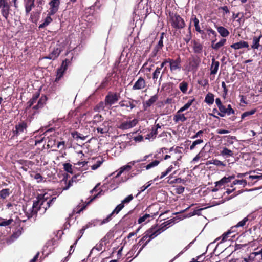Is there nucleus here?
<instances>
[{
	"mask_svg": "<svg viewBox=\"0 0 262 262\" xmlns=\"http://www.w3.org/2000/svg\"><path fill=\"white\" fill-rule=\"evenodd\" d=\"M178 219L174 218L171 219L163 223L160 226H152L151 228L146 230L143 237L139 241L138 245L141 246L140 249L136 255L143 249V248L149 243L152 239L155 238L158 235L164 231L169 227L174 224L176 222H178Z\"/></svg>",
	"mask_w": 262,
	"mask_h": 262,
	"instance_id": "nucleus-1",
	"label": "nucleus"
},
{
	"mask_svg": "<svg viewBox=\"0 0 262 262\" xmlns=\"http://www.w3.org/2000/svg\"><path fill=\"white\" fill-rule=\"evenodd\" d=\"M48 199L47 193L43 194L42 198H38V200L34 201L32 207L26 212V215L28 219L37 216L38 211L41 209L45 201Z\"/></svg>",
	"mask_w": 262,
	"mask_h": 262,
	"instance_id": "nucleus-2",
	"label": "nucleus"
},
{
	"mask_svg": "<svg viewBox=\"0 0 262 262\" xmlns=\"http://www.w3.org/2000/svg\"><path fill=\"white\" fill-rule=\"evenodd\" d=\"M28 125L27 122L24 121H20L17 123L12 130L13 135L11 139H17L18 136L26 134Z\"/></svg>",
	"mask_w": 262,
	"mask_h": 262,
	"instance_id": "nucleus-3",
	"label": "nucleus"
},
{
	"mask_svg": "<svg viewBox=\"0 0 262 262\" xmlns=\"http://www.w3.org/2000/svg\"><path fill=\"white\" fill-rule=\"evenodd\" d=\"M170 21L172 27L171 31L174 36L178 37L180 34V16L177 14H173V13L170 14Z\"/></svg>",
	"mask_w": 262,
	"mask_h": 262,
	"instance_id": "nucleus-4",
	"label": "nucleus"
},
{
	"mask_svg": "<svg viewBox=\"0 0 262 262\" xmlns=\"http://www.w3.org/2000/svg\"><path fill=\"white\" fill-rule=\"evenodd\" d=\"M124 118L127 119V120L122 121L118 126L119 129L123 130L133 128L139 122L137 118H134L131 120L132 117L130 116H124Z\"/></svg>",
	"mask_w": 262,
	"mask_h": 262,
	"instance_id": "nucleus-5",
	"label": "nucleus"
},
{
	"mask_svg": "<svg viewBox=\"0 0 262 262\" xmlns=\"http://www.w3.org/2000/svg\"><path fill=\"white\" fill-rule=\"evenodd\" d=\"M71 61L72 59H66L65 60H63L61 66L57 70L56 77L55 80V82H58L63 77L66 71L68 69V67L71 65Z\"/></svg>",
	"mask_w": 262,
	"mask_h": 262,
	"instance_id": "nucleus-6",
	"label": "nucleus"
},
{
	"mask_svg": "<svg viewBox=\"0 0 262 262\" xmlns=\"http://www.w3.org/2000/svg\"><path fill=\"white\" fill-rule=\"evenodd\" d=\"M120 98V94L110 91L106 95L104 100L107 106H111L117 103Z\"/></svg>",
	"mask_w": 262,
	"mask_h": 262,
	"instance_id": "nucleus-7",
	"label": "nucleus"
},
{
	"mask_svg": "<svg viewBox=\"0 0 262 262\" xmlns=\"http://www.w3.org/2000/svg\"><path fill=\"white\" fill-rule=\"evenodd\" d=\"M169 63L170 71L173 74H177L180 69V58L176 59L169 58Z\"/></svg>",
	"mask_w": 262,
	"mask_h": 262,
	"instance_id": "nucleus-8",
	"label": "nucleus"
},
{
	"mask_svg": "<svg viewBox=\"0 0 262 262\" xmlns=\"http://www.w3.org/2000/svg\"><path fill=\"white\" fill-rule=\"evenodd\" d=\"M124 207V205L122 204L121 203L118 204L116 208L114 209V210L111 213L103 219L100 223V225H103L104 224L110 222L112 219L113 215L114 214H118Z\"/></svg>",
	"mask_w": 262,
	"mask_h": 262,
	"instance_id": "nucleus-9",
	"label": "nucleus"
},
{
	"mask_svg": "<svg viewBox=\"0 0 262 262\" xmlns=\"http://www.w3.org/2000/svg\"><path fill=\"white\" fill-rule=\"evenodd\" d=\"M203 143V140L201 139H197L194 141L192 143L191 141H186L184 143V146L185 147L184 151L187 152L188 151V146H190L189 149L191 150H193L198 145L201 144Z\"/></svg>",
	"mask_w": 262,
	"mask_h": 262,
	"instance_id": "nucleus-10",
	"label": "nucleus"
},
{
	"mask_svg": "<svg viewBox=\"0 0 262 262\" xmlns=\"http://www.w3.org/2000/svg\"><path fill=\"white\" fill-rule=\"evenodd\" d=\"M116 69V67L114 68L111 73L107 74L106 77L103 79L102 81L99 86V89H103L105 88L108 85L109 82L111 80V77L114 74H115V76H116L117 74Z\"/></svg>",
	"mask_w": 262,
	"mask_h": 262,
	"instance_id": "nucleus-11",
	"label": "nucleus"
},
{
	"mask_svg": "<svg viewBox=\"0 0 262 262\" xmlns=\"http://www.w3.org/2000/svg\"><path fill=\"white\" fill-rule=\"evenodd\" d=\"M99 193L94 195L92 198L90 199L89 201L83 204L81 206L79 205H77L76 208H75L73 210V213L76 214H80L81 212L85 209L88 205H89L94 199L98 197Z\"/></svg>",
	"mask_w": 262,
	"mask_h": 262,
	"instance_id": "nucleus-12",
	"label": "nucleus"
},
{
	"mask_svg": "<svg viewBox=\"0 0 262 262\" xmlns=\"http://www.w3.org/2000/svg\"><path fill=\"white\" fill-rule=\"evenodd\" d=\"M146 86V83L144 79L140 77L139 79L136 81L133 86L132 90H142L144 89Z\"/></svg>",
	"mask_w": 262,
	"mask_h": 262,
	"instance_id": "nucleus-13",
	"label": "nucleus"
},
{
	"mask_svg": "<svg viewBox=\"0 0 262 262\" xmlns=\"http://www.w3.org/2000/svg\"><path fill=\"white\" fill-rule=\"evenodd\" d=\"M230 47L235 50L243 48H246L248 50L250 49L248 42L244 40H240L238 42L233 43L230 46Z\"/></svg>",
	"mask_w": 262,
	"mask_h": 262,
	"instance_id": "nucleus-14",
	"label": "nucleus"
},
{
	"mask_svg": "<svg viewBox=\"0 0 262 262\" xmlns=\"http://www.w3.org/2000/svg\"><path fill=\"white\" fill-rule=\"evenodd\" d=\"M47 97L46 96H42L38 100L36 105L33 106L32 110L33 111H38L42 108L46 104Z\"/></svg>",
	"mask_w": 262,
	"mask_h": 262,
	"instance_id": "nucleus-15",
	"label": "nucleus"
},
{
	"mask_svg": "<svg viewBox=\"0 0 262 262\" xmlns=\"http://www.w3.org/2000/svg\"><path fill=\"white\" fill-rule=\"evenodd\" d=\"M59 4L60 1H50L49 3L50 8L48 15H53L55 14L58 11Z\"/></svg>",
	"mask_w": 262,
	"mask_h": 262,
	"instance_id": "nucleus-16",
	"label": "nucleus"
},
{
	"mask_svg": "<svg viewBox=\"0 0 262 262\" xmlns=\"http://www.w3.org/2000/svg\"><path fill=\"white\" fill-rule=\"evenodd\" d=\"M119 106L121 107H126L127 111H130L136 107V106L132 104L130 99L129 100H123L119 102Z\"/></svg>",
	"mask_w": 262,
	"mask_h": 262,
	"instance_id": "nucleus-17",
	"label": "nucleus"
},
{
	"mask_svg": "<svg viewBox=\"0 0 262 262\" xmlns=\"http://www.w3.org/2000/svg\"><path fill=\"white\" fill-rule=\"evenodd\" d=\"M61 50L60 48H54L53 51L49 54V55L47 56L43 57L45 59H48L50 60H55L56 59L60 54Z\"/></svg>",
	"mask_w": 262,
	"mask_h": 262,
	"instance_id": "nucleus-18",
	"label": "nucleus"
},
{
	"mask_svg": "<svg viewBox=\"0 0 262 262\" xmlns=\"http://www.w3.org/2000/svg\"><path fill=\"white\" fill-rule=\"evenodd\" d=\"M158 98L159 96L158 94L151 96L150 98L143 104L144 110L146 111L148 107L151 106L155 102L157 101Z\"/></svg>",
	"mask_w": 262,
	"mask_h": 262,
	"instance_id": "nucleus-19",
	"label": "nucleus"
},
{
	"mask_svg": "<svg viewBox=\"0 0 262 262\" xmlns=\"http://www.w3.org/2000/svg\"><path fill=\"white\" fill-rule=\"evenodd\" d=\"M262 37V35L260 34L258 36H254L252 38V45H251V49L255 50L258 49L261 47L260 44V40Z\"/></svg>",
	"mask_w": 262,
	"mask_h": 262,
	"instance_id": "nucleus-20",
	"label": "nucleus"
},
{
	"mask_svg": "<svg viewBox=\"0 0 262 262\" xmlns=\"http://www.w3.org/2000/svg\"><path fill=\"white\" fill-rule=\"evenodd\" d=\"M0 3L2 5V14L4 17L7 18L9 13L10 6L7 1H0Z\"/></svg>",
	"mask_w": 262,
	"mask_h": 262,
	"instance_id": "nucleus-21",
	"label": "nucleus"
},
{
	"mask_svg": "<svg viewBox=\"0 0 262 262\" xmlns=\"http://www.w3.org/2000/svg\"><path fill=\"white\" fill-rule=\"evenodd\" d=\"M180 92L178 91H176L175 92L171 93V95L174 96L170 98H167L166 100L164 102L165 104H169L171 103H177L180 100Z\"/></svg>",
	"mask_w": 262,
	"mask_h": 262,
	"instance_id": "nucleus-22",
	"label": "nucleus"
},
{
	"mask_svg": "<svg viewBox=\"0 0 262 262\" xmlns=\"http://www.w3.org/2000/svg\"><path fill=\"white\" fill-rule=\"evenodd\" d=\"M39 95L40 94L38 92H36L33 95L32 98L27 103L26 110H28L34 105L39 98Z\"/></svg>",
	"mask_w": 262,
	"mask_h": 262,
	"instance_id": "nucleus-23",
	"label": "nucleus"
},
{
	"mask_svg": "<svg viewBox=\"0 0 262 262\" xmlns=\"http://www.w3.org/2000/svg\"><path fill=\"white\" fill-rule=\"evenodd\" d=\"M220 63L219 61H216L214 58L212 59V63L210 67V74L215 75L217 73Z\"/></svg>",
	"mask_w": 262,
	"mask_h": 262,
	"instance_id": "nucleus-24",
	"label": "nucleus"
},
{
	"mask_svg": "<svg viewBox=\"0 0 262 262\" xmlns=\"http://www.w3.org/2000/svg\"><path fill=\"white\" fill-rule=\"evenodd\" d=\"M158 214V212L151 213V214L145 213L142 216H141L138 220V222L139 224H141L144 222H148L150 221V220H147L149 217H154L155 216Z\"/></svg>",
	"mask_w": 262,
	"mask_h": 262,
	"instance_id": "nucleus-25",
	"label": "nucleus"
},
{
	"mask_svg": "<svg viewBox=\"0 0 262 262\" xmlns=\"http://www.w3.org/2000/svg\"><path fill=\"white\" fill-rule=\"evenodd\" d=\"M135 163L136 162L135 161H133L129 163L127 165L121 167L120 168L119 171L116 174V177H119L124 170H130L132 168V165H134L135 164Z\"/></svg>",
	"mask_w": 262,
	"mask_h": 262,
	"instance_id": "nucleus-26",
	"label": "nucleus"
},
{
	"mask_svg": "<svg viewBox=\"0 0 262 262\" xmlns=\"http://www.w3.org/2000/svg\"><path fill=\"white\" fill-rule=\"evenodd\" d=\"M229 183L227 177H224L222 179H221L220 181H217L215 183V188L213 189V191H217L220 188H221L223 185H224L225 184Z\"/></svg>",
	"mask_w": 262,
	"mask_h": 262,
	"instance_id": "nucleus-27",
	"label": "nucleus"
},
{
	"mask_svg": "<svg viewBox=\"0 0 262 262\" xmlns=\"http://www.w3.org/2000/svg\"><path fill=\"white\" fill-rule=\"evenodd\" d=\"M108 106L106 104L105 100L104 101H100L99 102L95 107H94V111L95 112H100L101 111H104L105 107Z\"/></svg>",
	"mask_w": 262,
	"mask_h": 262,
	"instance_id": "nucleus-28",
	"label": "nucleus"
},
{
	"mask_svg": "<svg viewBox=\"0 0 262 262\" xmlns=\"http://www.w3.org/2000/svg\"><path fill=\"white\" fill-rule=\"evenodd\" d=\"M204 101L208 105H211L214 101V96L211 93H208L205 96Z\"/></svg>",
	"mask_w": 262,
	"mask_h": 262,
	"instance_id": "nucleus-29",
	"label": "nucleus"
},
{
	"mask_svg": "<svg viewBox=\"0 0 262 262\" xmlns=\"http://www.w3.org/2000/svg\"><path fill=\"white\" fill-rule=\"evenodd\" d=\"M216 29L221 36L223 37H226L229 35V31L224 27H217Z\"/></svg>",
	"mask_w": 262,
	"mask_h": 262,
	"instance_id": "nucleus-30",
	"label": "nucleus"
},
{
	"mask_svg": "<svg viewBox=\"0 0 262 262\" xmlns=\"http://www.w3.org/2000/svg\"><path fill=\"white\" fill-rule=\"evenodd\" d=\"M226 40L225 39H222L216 43H214V41H212V47L214 50H218L219 48L223 46L226 43Z\"/></svg>",
	"mask_w": 262,
	"mask_h": 262,
	"instance_id": "nucleus-31",
	"label": "nucleus"
},
{
	"mask_svg": "<svg viewBox=\"0 0 262 262\" xmlns=\"http://www.w3.org/2000/svg\"><path fill=\"white\" fill-rule=\"evenodd\" d=\"M34 1H27L25 4V10L27 14H29L33 8L35 7Z\"/></svg>",
	"mask_w": 262,
	"mask_h": 262,
	"instance_id": "nucleus-32",
	"label": "nucleus"
},
{
	"mask_svg": "<svg viewBox=\"0 0 262 262\" xmlns=\"http://www.w3.org/2000/svg\"><path fill=\"white\" fill-rule=\"evenodd\" d=\"M38 113V111H33V112L31 114L28 115V116L27 117V119L24 121L27 122V124L29 125L31 123V121L34 119V116L37 114Z\"/></svg>",
	"mask_w": 262,
	"mask_h": 262,
	"instance_id": "nucleus-33",
	"label": "nucleus"
},
{
	"mask_svg": "<svg viewBox=\"0 0 262 262\" xmlns=\"http://www.w3.org/2000/svg\"><path fill=\"white\" fill-rule=\"evenodd\" d=\"M40 13L38 12H33L31 14L30 20L33 23H36L39 19Z\"/></svg>",
	"mask_w": 262,
	"mask_h": 262,
	"instance_id": "nucleus-34",
	"label": "nucleus"
},
{
	"mask_svg": "<svg viewBox=\"0 0 262 262\" xmlns=\"http://www.w3.org/2000/svg\"><path fill=\"white\" fill-rule=\"evenodd\" d=\"M52 21V19L51 17V15L48 14V16L45 18L44 22L41 24L39 25V28L42 29L47 26Z\"/></svg>",
	"mask_w": 262,
	"mask_h": 262,
	"instance_id": "nucleus-35",
	"label": "nucleus"
},
{
	"mask_svg": "<svg viewBox=\"0 0 262 262\" xmlns=\"http://www.w3.org/2000/svg\"><path fill=\"white\" fill-rule=\"evenodd\" d=\"M230 234H231V232L228 230L226 232H225L219 239H221V242L223 243L228 240V237H234L235 235L234 234L233 235L230 236Z\"/></svg>",
	"mask_w": 262,
	"mask_h": 262,
	"instance_id": "nucleus-36",
	"label": "nucleus"
},
{
	"mask_svg": "<svg viewBox=\"0 0 262 262\" xmlns=\"http://www.w3.org/2000/svg\"><path fill=\"white\" fill-rule=\"evenodd\" d=\"M221 154L222 156H226V157H232L233 156V151L226 147H224L223 148Z\"/></svg>",
	"mask_w": 262,
	"mask_h": 262,
	"instance_id": "nucleus-37",
	"label": "nucleus"
},
{
	"mask_svg": "<svg viewBox=\"0 0 262 262\" xmlns=\"http://www.w3.org/2000/svg\"><path fill=\"white\" fill-rule=\"evenodd\" d=\"M189 208V207L187 208H185L184 210H181V220L185 219V218H186V217H190L195 214H196V211H193V212H189L188 214L186 215L185 213V211L188 209Z\"/></svg>",
	"mask_w": 262,
	"mask_h": 262,
	"instance_id": "nucleus-38",
	"label": "nucleus"
},
{
	"mask_svg": "<svg viewBox=\"0 0 262 262\" xmlns=\"http://www.w3.org/2000/svg\"><path fill=\"white\" fill-rule=\"evenodd\" d=\"M72 137L78 140V139H81L82 140H84L86 139V136H81L80 134L77 131H74L71 133Z\"/></svg>",
	"mask_w": 262,
	"mask_h": 262,
	"instance_id": "nucleus-39",
	"label": "nucleus"
},
{
	"mask_svg": "<svg viewBox=\"0 0 262 262\" xmlns=\"http://www.w3.org/2000/svg\"><path fill=\"white\" fill-rule=\"evenodd\" d=\"M10 195V189L8 188L3 189L0 191V197L5 199Z\"/></svg>",
	"mask_w": 262,
	"mask_h": 262,
	"instance_id": "nucleus-40",
	"label": "nucleus"
},
{
	"mask_svg": "<svg viewBox=\"0 0 262 262\" xmlns=\"http://www.w3.org/2000/svg\"><path fill=\"white\" fill-rule=\"evenodd\" d=\"M43 137H39L37 138L36 136L30 139V142L32 144L34 143V145H36L37 144L41 143L43 140Z\"/></svg>",
	"mask_w": 262,
	"mask_h": 262,
	"instance_id": "nucleus-41",
	"label": "nucleus"
},
{
	"mask_svg": "<svg viewBox=\"0 0 262 262\" xmlns=\"http://www.w3.org/2000/svg\"><path fill=\"white\" fill-rule=\"evenodd\" d=\"M13 222V220L12 219H10L9 220H5L3 219H0V226H7L11 224Z\"/></svg>",
	"mask_w": 262,
	"mask_h": 262,
	"instance_id": "nucleus-42",
	"label": "nucleus"
},
{
	"mask_svg": "<svg viewBox=\"0 0 262 262\" xmlns=\"http://www.w3.org/2000/svg\"><path fill=\"white\" fill-rule=\"evenodd\" d=\"M249 219L248 216L244 217L242 221H239L236 225V227L238 228L244 227L248 224Z\"/></svg>",
	"mask_w": 262,
	"mask_h": 262,
	"instance_id": "nucleus-43",
	"label": "nucleus"
},
{
	"mask_svg": "<svg viewBox=\"0 0 262 262\" xmlns=\"http://www.w3.org/2000/svg\"><path fill=\"white\" fill-rule=\"evenodd\" d=\"M56 199V197H53L52 199L49 200L45 205V206H42V208L44 209V212H45L48 208L50 207L55 202Z\"/></svg>",
	"mask_w": 262,
	"mask_h": 262,
	"instance_id": "nucleus-44",
	"label": "nucleus"
},
{
	"mask_svg": "<svg viewBox=\"0 0 262 262\" xmlns=\"http://www.w3.org/2000/svg\"><path fill=\"white\" fill-rule=\"evenodd\" d=\"M209 163L210 164H213L217 166H223L225 167L226 164H224L223 162L217 160V159H213L208 161Z\"/></svg>",
	"mask_w": 262,
	"mask_h": 262,
	"instance_id": "nucleus-45",
	"label": "nucleus"
},
{
	"mask_svg": "<svg viewBox=\"0 0 262 262\" xmlns=\"http://www.w3.org/2000/svg\"><path fill=\"white\" fill-rule=\"evenodd\" d=\"M157 134L158 131H157V128H154L152 127L151 132L147 135L145 139H149L150 138H155Z\"/></svg>",
	"mask_w": 262,
	"mask_h": 262,
	"instance_id": "nucleus-46",
	"label": "nucleus"
},
{
	"mask_svg": "<svg viewBox=\"0 0 262 262\" xmlns=\"http://www.w3.org/2000/svg\"><path fill=\"white\" fill-rule=\"evenodd\" d=\"M247 181L245 180H235L234 181L231 186V187H233V185H235L236 184H239L243 186V187H245L247 185Z\"/></svg>",
	"mask_w": 262,
	"mask_h": 262,
	"instance_id": "nucleus-47",
	"label": "nucleus"
},
{
	"mask_svg": "<svg viewBox=\"0 0 262 262\" xmlns=\"http://www.w3.org/2000/svg\"><path fill=\"white\" fill-rule=\"evenodd\" d=\"M21 234V231L20 229L16 230L10 236V239L11 241H14L17 239Z\"/></svg>",
	"mask_w": 262,
	"mask_h": 262,
	"instance_id": "nucleus-48",
	"label": "nucleus"
},
{
	"mask_svg": "<svg viewBox=\"0 0 262 262\" xmlns=\"http://www.w3.org/2000/svg\"><path fill=\"white\" fill-rule=\"evenodd\" d=\"M103 120V117L100 114H96L94 116L93 123V124H97L101 122Z\"/></svg>",
	"mask_w": 262,
	"mask_h": 262,
	"instance_id": "nucleus-49",
	"label": "nucleus"
},
{
	"mask_svg": "<svg viewBox=\"0 0 262 262\" xmlns=\"http://www.w3.org/2000/svg\"><path fill=\"white\" fill-rule=\"evenodd\" d=\"M176 173H173L171 176L168 180V182L169 183H180V178H176V177L174 176Z\"/></svg>",
	"mask_w": 262,
	"mask_h": 262,
	"instance_id": "nucleus-50",
	"label": "nucleus"
},
{
	"mask_svg": "<svg viewBox=\"0 0 262 262\" xmlns=\"http://www.w3.org/2000/svg\"><path fill=\"white\" fill-rule=\"evenodd\" d=\"M64 170L70 173H73L72 166L69 163H66L63 164Z\"/></svg>",
	"mask_w": 262,
	"mask_h": 262,
	"instance_id": "nucleus-51",
	"label": "nucleus"
},
{
	"mask_svg": "<svg viewBox=\"0 0 262 262\" xmlns=\"http://www.w3.org/2000/svg\"><path fill=\"white\" fill-rule=\"evenodd\" d=\"M256 112V109H253V110H250V111L245 112L242 114V115L241 116V118L242 119H244L245 118H246L250 115H253Z\"/></svg>",
	"mask_w": 262,
	"mask_h": 262,
	"instance_id": "nucleus-52",
	"label": "nucleus"
},
{
	"mask_svg": "<svg viewBox=\"0 0 262 262\" xmlns=\"http://www.w3.org/2000/svg\"><path fill=\"white\" fill-rule=\"evenodd\" d=\"M105 237L102 238L98 244H96V245L93 248V250L96 249L98 251H100L102 250V247L103 246V242L105 241Z\"/></svg>",
	"mask_w": 262,
	"mask_h": 262,
	"instance_id": "nucleus-53",
	"label": "nucleus"
},
{
	"mask_svg": "<svg viewBox=\"0 0 262 262\" xmlns=\"http://www.w3.org/2000/svg\"><path fill=\"white\" fill-rule=\"evenodd\" d=\"M31 177L36 180L37 183H40L43 181V177L40 173H36L34 175L31 174Z\"/></svg>",
	"mask_w": 262,
	"mask_h": 262,
	"instance_id": "nucleus-54",
	"label": "nucleus"
},
{
	"mask_svg": "<svg viewBox=\"0 0 262 262\" xmlns=\"http://www.w3.org/2000/svg\"><path fill=\"white\" fill-rule=\"evenodd\" d=\"M161 70H160V68L157 67L155 71H154V72L153 73L152 78L155 81H156L158 78L161 73Z\"/></svg>",
	"mask_w": 262,
	"mask_h": 262,
	"instance_id": "nucleus-55",
	"label": "nucleus"
},
{
	"mask_svg": "<svg viewBox=\"0 0 262 262\" xmlns=\"http://www.w3.org/2000/svg\"><path fill=\"white\" fill-rule=\"evenodd\" d=\"M159 163H160L159 161L154 160L146 166V169L147 170H148V169H149L154 167H155V166H157Z\"/></svg>",
	"mask_w": 262,
	"mask_h": 262,
	"instance_id": "nucleus-56",
	"label": "nucleus"
},
{
	"mask_svg": "<svg viewBox=\"0 0 262 262\" xmlns=\"http://www.w3.org/2000/svg\"><path fill=\"white\" fill-rule=\"evenodd\" d=\"M194 99H189L183 107H181V112L187 110L191 105Z\"/></svg>",
	"mask_w": 262,
	"mask_h": 262,
	"instance_id": "nucleus-57",
	"label": "nucleus"
},
{
	"mask_svg": "<svg viewBox=\"0 0 262 262\" xmlns=\"http://www.w3.org/2000/svg\"><path fill=\"white\" fill-rule=\"evenodd\" d=\"M134 197L132 194H130L127 197H126L124 200L121 201V203L124 205L125 204H127L129 203L133 199Z\"/></svg>",
	"mask_w": 262,
	"mask_h": 262,
	"instance_id": "nucleus-58",
	"label": "nucleus"
},
{
	"mask_svg": "<svg viewBox=\"0 0 262 262\" xmlns=\"http://www.w3.org/2000/svg\"><path fill=\"white\" fill-rule=\"evenodd\" d=\"M161 49H162L161 48H159V47L156 46V47L154 48V49H153V51L152 52L151 57H156L158 53L159 52H160Z\"/></svg>",
	"mask_w": 262,
	"mask_h": 262,
	"instance_id": "nucleus-59",
	"label": "nucleus"
},
{
	"mask_svg": "<svg viewBox=\"0 0 262 262\" xmlns=\"http://www.w3.org/2000/svg\"><path fill=\"white\" fill-rule=\"evenodd\" d=\"M103 163V161L102 160H98L96 162V163H95L94 164H93L92 167H91V168L92 170H96L97 169L98 167H99Z\"/></svg>",
	"mask_w": 262,
	"mask_h": 262,
	"instance_id": "nucleus-60",
	"label": "nucleus"
},
{
	"mask_svg": "<svg viewBox=\"0 0 262 262\" xmlns=\"http://www.w3.org/2000/svg\"><path fill=\"white\" fill-rule=\"evenodd\" d=\"M219 10H223V15H225L226 14H228V13H229L230 12V11H229V8L227 6H222V7H220L219 8Z\"/></svg>",
	"mask_w": 262,
	"mask_h": 262,
	"instance_id": "nucleus-61",
	"label": "nucleus"
},
{
	"mask_svg": "<svg viewBox=\"0 0 262 262\" xmlns=\"http://www.w3.org/2000/svg\"><path fill=\"white\" fill-rule=\"evenodd\" d=\"M164 33H162L161 34L160 39L159 41H158V44L156 45L157 46L159 47V48H162V47H163V39L164 38Z\"/></svg>",
	"mask_w": 262,
	"mask_h": 262,
	"instance_id": "nucleus-62",
	"label": "nucleus"
},
{
	"mask_svg": "<svg viewBox=\"0 0 262 262\" xmlns=\"http://www.w3.org/2000/svg\"><path fill=\"white\" fill-rule=\"evenodd\" d=\"M188 84L185 82H183L181 83V92L183 93H186L187 90Z\"/></svg>",
	"mask_w": 262,
	"mask_h": 262,
	"instance_id": "nucleus-63",
	"label": "nucleus"
},
{
	"mask_svg": "<svg viewBox=\"0 0 262 262\" xmlns=\"http://www.w3.org/2000/svg\"><path fill=\"white\" fill-rule=\"evenodd\" d=\"M226 110L227 111L226 114L228 115L234 114V111L233 109L232 108L230 104L228 105L227 108H226Z\"/></svg>",
	"mask_w": 262,
	"mask_h": 262,
	"instance_id": "nucleus-64",
	"label": "nucleus"
}]
</instances>
